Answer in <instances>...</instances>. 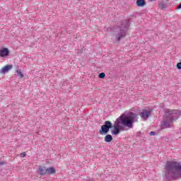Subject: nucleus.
I'll return each instance as SVG.
<instances>
[{
    "label": "nucleus",
    "instance_id": "4468645a",
    "mask_svg": "<svg viewBox=\"0 0 181 181\" xmlns=\"http://www.w3.org/2000/svg\"><path fill=\"white\" fill-rule=\"evenodd\" d=\"M176 67L178 70H181V62H178L176 65Z\"/></svg>",
    "mask_w": 181,
    "mask_h": 181
},
{
    "label": "nucleus",
    "instance_id": "ddd939ff",
    "mask_svg": "<svg viewBox=\"0 0 181 181\" xmlns=\"http://www.w3.org/2000/svg\"><path fill=\"white\" fill-rule=\"evenodd\" d=\"M99 78H105V73L102 72L98 75Z\"/></svg>",
    "mask_w": 181,
    "mask_h": 181
},
{
    "label": "nucleus",
    "instance_id": "f3484780",
    "mask_svg": "<svg viewBox=\"0 0 181 181\" xmlns=\"http://www.w3.org/2000/svg\"><path fill=\"white\" fill-rule=\"evenodd\" d=\"M4 165H5V162L0 161V166H4Z\"/></svg>",
    "mask_w": 181,
    "mask_h": 181
},
{
    "label": "nucleus",
    "instance_id": "7ed1b4c3",
    "mask_svg": "<svg viewBox=\"0 0 181 181\" xmlns=\"http://www.w3.org/2000/svg\"><path fill=\"white\" fill-rule=\"evenodd\" d=\"M119 28V32L116 35L117 42H119L121 39H124L127 36V32L129 29V21L128 20L122 21Z\"/></svg>",
    "mask_w": 181,
    "mask_h": 181
},
{
    "label": "nucleus",
    "instance_id": "0eeeda50",
    "mask_svg": "<svg viewBox=\"0 0 181 181\" xmlns=\"http://www.w3.org/2000/svg\"><path fill=\"white\" fill-rule=\"evenodd\" d=\"M12 67H13V66L12 65H6L4 66L1 70H0V73L1 74H5V73H7V71H9V70H11L12 69Z\"/></svg>",
    "mask_w": 181,
    "mask_h": 181
},
{
    "label": "nucleus",
    "instance_id": "6e6552de",
    "mask_svg": "<svg viewBox=\"0 0 181 181\" xmlns=\"http://www.w3.org/2000/svg\"><path fill=\"white\" fill-rule=\"evenodd\" d=\"M136 5L139 8H144L146 5V1L145 0H136Z\"/></svg>",
    "mask_w": 181,
    "mask_h": 181
},
{
    "label": "nucleus",
    "instance_id": "f03ea898",
    "mask_svg": "<svg viewBox=\"0 0 181 181\" xmlns=\"http://www.w3.org/2000/svg\"><path fill=\"white\" fill-rule=\"evenodd\" d=\"M179 117H180V112L179 110L170 109L165 110L164 119L163 121V127H165V128H172L170 124L174 121H176Z\"/></svg>",
    "mask_w": 181,
    "mask_h": 181
},
{
    "label": "nucleus",
    "instance_id": "f8f14e48",
    "mask_svg": "<svg viewBox=\"0 0 181 181\" xmlns=\"http://www.w3.org/2000/svg\"><path fill=\"white\" fill-rule=\"evenodd\" d=\"M159 6H160V9H165L166 3H165V1H163V2L159 4Z\"/></svg>",
    "mask_w": 181,
    "mask_h": 181
},
{
    "label": "nucleus",
    "instance_id": "39448f33",
    "mask_svg": "<svg viewBox=\"0 0 181 181\" xmlns=\"http://www.w3.org/2000/svg\"><path fill=\"white\" fill-rule=\"evenodd\" d=\"M9 49L2 48L0 49V57H8L9 56Z\"/></svg>",
    "mask_w": 181,
    "mask_h": 181
},
{
    "label": "nucleus",
    "instance_id": "f257e3e1",
    "mask_svg": "<svg viewBox=\"0 0 181 181\" xmlns=\"http://www.w3.org/2000/svg\"><path fill=\"white\" fill-rule=\"evenodd\" d=\"M134 122H138L137 114L132 112H129L127 115L122 114L116 119L113 126L111 122L105 121L101 126L99 134L107 135L110 129L112 135H119L121 132L125 131V127L129 129L134 128Z\"/></svg>",
    "mask_w": 181,
    "mask_h": 181
},
{
    "label": "nucleus",
    "instance_id": "dca6fc26",
    "mask_svg": "<svg viewBox=\"0 0 181 181\" xmlns=\"http://www.w3.org/2000/svg\"><path fill=\"white\" fill-rule=\"evenodd\" d=\"M21 158H25V156H26V153H25V152L21 153Z\"/></svg>",
    "mask_w": 181,
    "mask_h": 181
},
{
    "label": "nucleus",
    "instance_id": "20e7f679",
    "mask_svg": "<svg viewBox=\"0 0 181 181\" xmlns=\"http://www.w3.org/2000/svg\"><path fill=\"white\" fill-rule=\"evenodd\" d=\"M151 110H143L142 112L139 113L142 119H148L151 117Z\"/></svg>",
    "mask_w": 181,
    "mask_h": 181
},
{
    "label": "nucleus",
    "instance_id": "9b49d317",
    "mask_svg": "<svg viewBox=\"0 0 181 181\" xmlns=\"http://www.w3.org/2000/svg\"><path fill=\"white\" fill-rule=\"evenodd\" d=\"M16 73H17V76L19 78H23V73H22V71H21V70H17Z\"/></svg>",
    "mask_w": 181,
    "mask_h": 181
},
{
    "label": "nucleus",
    "instance_id": "9d476101",
    "mask_svg": "<svg viewBox=\"0 0 181 181\" xmlns=\"http://www.w3.org/2000/svg\"><path fill=\"white\" fill-rule=\"evenodd\" d=\"M105 142H111L112 141V136L111 134H107L104 138Z\"/></svg>",
    "mask_w": 181,
    "mask_h": 181
},
{
    "label": "nucleus",
    "instance_id": "1a4fd4ad",
    "mask_svg": "<svg viewBox=\"0 0 181 181\" xmlns=\"http://www.w3.org/2000/svg\"><path fill=\"white\" fill-rule=\"evenodd\" d=\"M47 173L48 175H53V174L56 173V169H54V168H53V167L47 168Z\"/></svg>",
    "mask_w": 181,
    "mask_h": 181
},
{
    "label": "nucleus",
    "instance_id": "423d86ee",
    "mask_svg": "<svg viewBox=\"0 0 181 181\" xmlns=\"http://www.w3.org/2000/svg\"><path fill=\"white\" fill-rule=\"evenodd\" d=\"M38 172L41 176H45V175H47V168L45 166L40 165Z\"/></svg>",
    "mask_w": 181,
    "mask_h": 181
},
{
    "label": "nucleus",
    "instance_id": "2eb2a0df",
    "mask_svg": "<svg viewBox=\"0 0 181 181\" xmlns=\"http://www.w3.org/2000/svg\"><path fill=\"white\" fill-rule=\"evenodd\" d=\"M149 135H150L151 136H155V135H156V132H151L150 134H149Z\"/></svg>",
    "mask_w": 181,
    "mask_h": 181
},
{
    "label": "nucleus",
    "instance_id": "a211bd4d",
    "mask_svg": "<svg viewBox=\"0 0 181 181\" xmlns=\"http://www.w3.org/2000/svg\"><path fill=\"white\" fill-rule=\"evenodd\" d=\"M177 8H178V9H181V3L180 4V5L179 6H177Z\"/></svg>",
    "mask_w": 181,
    "mask_h": 181
}]
</instances>
